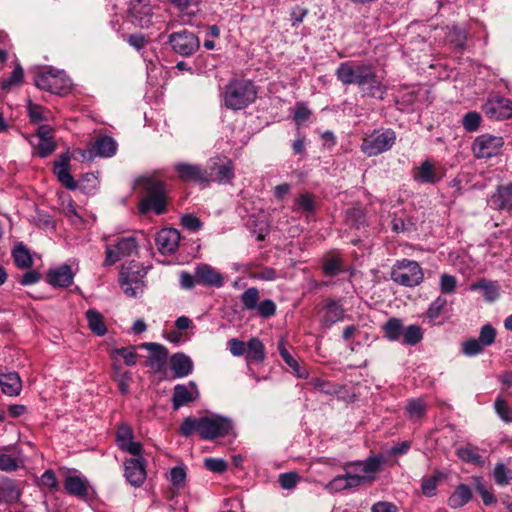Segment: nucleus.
Masks as SVG:
<instances>
[{"label":"nucleus","instance_id":"1","mask_svg":"<svg viewBox=\"0 0 512 512\" xmlns=\"http://www.w3.org/2000/svg\"><path fill=\"white\" fill-rule=\"evenodd\" d=\"M233 430L232 421L222 416L212 417H187L179 427L181 436L188 438L194 432H198L204 440H213L229 435Z\"/></svg>","mask_w":512,"mask_h":512},{"label":"nucleus","instance_id":"50","mask_svg":"<svg viewBox=\"0 0 512 512\" xmlns=\"http://www.w3.org/2000/svg\"><path fill=\"white\" fill-rule=\"evenodd\" d=\"M440 473H436L428 478H424L421 483V489L425 496L432 497L436 495L437 484Z\"/></svg>","mask_w":512,"mask_h":512},{"label":"nucleus","instance_id":"15","mask_svg":"<svg viewBox=\"0 0 512 512\" xmlns=\"http://www.w3.org/2000/svg\"><path fill=\"white\" fill-rule=\"evenodd\" d=\"M206 184L217 182L219 184L229 183L234 178V167L231 161L220 162L217 160L210 161L207 168Z\"/></svg>","mask_w":512,"mask_h":512},{"label":"nucleus","instance_id":"43","mask_svg":"<svg viewBox=\"0 0 512 512\" xmlns=\"http://www.w3.org/2000/svg\"><path fill=\"white\" fill-rule=\"evenodd\" d=\"M309 385H311L313 389L326 395H334L340 391L339 386L321 378H312L309 381Z\"/></svg>","mask_w":512,"mask_h":512},{"label":"nucleus","instance_id":"10","mask_svg":"<svg viewBox=\"0 0 512 512\" xmlns=\"http://www.w3.org/2000/svg\"><path fill=\"white\" fill-rule=\"evenodd\" d=\"M168 42L173 51L181 56H190L200 47L198 37L193 32L187 30L170 34Z\"/></svg>","mask_w":512,"mask_h":512},{"label":"nucleus","instance_id":"33","mask_svg":"<svg viewBox=\"0 0 512 512\" xmlns=\"http://www.w3.org/2000/svg\"><path fill=\"white\" fill-rule=\"evenodd\" d=\"M247 362L262 363L265 359V348L259 338H251L246 348Z\"/></svg>","mask_w":512,"mask_h":512},{"label":"nucleus","instance_id":"25","mask_svg":"<svg viewBox=\"0 0 512 512\" xmlns=\"http://www.w3.org/2000/svg\"><path fill=\"white\" fill-rule=\"evenodd\" d=\"M74 274L69 265L64 264L47 273V281L54 287H69L73 283Z\"/></svg>","mask_w":512,"mask_h":512},{"label":"nucleus","instance_id":"7","mask_svg":"<svg viewBox=\"0 0 512 512\" xmlns=\"http://www.w3.org/2000/svg\"><path fill=\"white\" fill-rule=\"evenodd\" d=\"M504 146V139L501 136L482 134L475 138L472 144V151L479 159H488L497 156Z\"/></svg>","mask_w":512,"mask_h":512},{"label":"nucleus","instance_id":"32","mask_svg":"<svg viewBox=\"0 0 512 512\" xmlns=\"http://www.w3.org/2000/svg\"><path fill=\"white\" fill-rule=\"evenodd\" d=\"M472 498V491L466 484L458 485L448 499L451 508H460L467 504Z\"/></svg>","mask_w":512,"mask_h":512},{"label":"nucleus","instance_id":"26","mask_svg":"<svg viewBox=\"0 0 512 512\" xmlns=\"http://www.w3.org/2000/svg\"><path fill=\"white\" fill-rule=\"evenodd\" d=\"M441 178L430 160L421 162L413 173V180L420 184H436Z\"/></svg>","mask_w":512,"mask_h":512},{"label":"nucleus","instance_id":"2","mask_svg":"<svg viewBox=\"0 0 512 512\" xmlns=\"http://www.w3.org/2000/svg\"><path fill=\"white\" fill-rule=\"evenodd\" d=\"M257 87L248 79L234 78L225 86L224 105L230 110H242L257 98Z\"/></svg>","mask_w":512,"mask_h":512},{"label":"nucleus","instance_id":"21","mask_svg":"<svg viewBox=\"0 0 512 512\" xmlns=\"http://www.w3.org/2000/svg\"><path fill=\"white\" fill-rule=\"evenodd\" d=\"M196 281L198 284L207 287L220 288L224 285V278L211 265L200 263L196 266Z\"/></svg>","mask_w":512,"mask_h":512},{"label":"nucleus","instance_id":"36","mask_svg":"<svg viewBox=\"0 0 512 512\" xmlns=\"http://www.w3.org/2000/svg\"><path fill=\"white\" fill-rule=\"evenodd\" d=\"M385 337L390 341H398L403 335L404 326L399 318H390L382 326Z\"/></svg>","mask_w":512,"mask_h":512},{"label":"nucleus","instance_id":"53","mask_svg":"<svg viewBox=\"0 0 512 512\" xmlns=\"http://www.w3.org/2000/svg\"><path fill=\"white\" fill-rule=\"evenodd\" d=\"M457 281L453 275L442 274L440 276L439 288L443 294H453L456 291Z\"/></svg>","mask_w":512,"mask_h":512},{"label":"nucleus","instance_id":"35","mask_svg":"<svg viewBox=\"0 0 512 512\" xmlns=\"http://www.w3.org/2000/svg\"><path fill=\"white\" fill-rule=\"evenodd\" d=\"M15 265L20 269L30 268L33 264L32 256L23 243H18L12 250Z\"/></svg>","mask_w":512,"mask_h":512},{"label":"nucleus","instance_id":"61","mask_svg":"<svg viewBox=\"0 0 512 512\" xmlns=\"http://www.w3.org/2000/svg\"><path fill=\"white\" fill-rule=\"evenodd\" d=\"M114 353L121 356L126 365L133 366L136 364L137 354L133 347L117 348L114 350Z\"/></svg>","mask_w":512,"mask_h":512},{"label":"nucleus","instance_id":"24","mask_svg":"<svg viewBox=\"0 0 512 512\" xmlns=\"http://www.w3.org/2000/svg\"><path fill=\"white\" fill-rule=\"evenodd\" d=\"M142 347L150 351L148 364L155 372H160L167 361L168 350L165 346L158 343H143Z\"/></svg>","mask_w":512,"mask_h":512},{"label":"nucleus","instance_id":"64","mask_svg":"<svg viewBox=\"0 0 512 512\" xmlns=\"http://www.w3.org/2000/svg\"><path fill=\"white\" fill-rule=\"evenodd\" d=\"M19 467L16 458L9 454H0V470L5 472L16 471Z\"/></svg>","mask_w":512,"mask_h":512},{"label":"nucleus","instance_id":"42","mask_svg":"<svg viewBox=\"0 0 512 512\" xmlns=\"http://www.w3.org/2000/svg\"><path fill=\"white\" fill-rule=\"evenodd\" d=\"M346 221L353 227L359 228L366 221V214L362 207L355 206L346 211Z\"/></svg>","mask_w":512,"mask_h":512},{"label":"nucleus","instance_id":"3","mask_svg":"<svg viewBox=\"0 0 512 512\" xmlns=\"http://www.w3.org/2000/svg\"><path fill=\"white\" fill-rule=\"evenodd\" d=\"M146 197L140 202V212L145 214L153 211L156 215H161L166 211V186L165 183L157 179H148L144 184Z\"/></svg>","mask_w":512,"mask_h":512},{"label":"nucleus","instance_id":"62","mask_svg":"<svg viewBox=\"0 0 512 512\" xmlns=\"http://www.w3.org/2000/svg\"><path fill=\"white\" fill-rule=\"evenodd\" d=\"M296 203L298 205V208L303 212L312 213L315 209L314 199L312 195L308 193L301 194L297 198Z\"/></svg>","mask_w":512,"mask_h":512},{"label":"nucleus","instance_id":"11","mask_svg":"<svg viewBox=\"0 0 512 512\" xmlns=\"http://www.w3.org/2000/svg\"><path fill=\"white\" fill-rule=\"evenodd\" d=\"M128 14L135 26L149 28L153 24L154 12L149 0H131Z\"/></svg>","mask_w":512,"mask_h":512},{"label":"nucleus","instance_id":"37","mask_svg":"<svg viewBox=\"0 0 512 512\" xmlns=\"http://www.w3.org/2000/svg\"><path fill=\"white\" fill-rule=\"evenodd\" d=\"M86 318L90 330L97 336H103L107 332L103 316L96 310L90 309L86 312Z\"/></svg>","mask_w":512,"mask_h":512},{"label":"nucleus","instance_id":"27","mask_svg":"<svg viewBox=\"0 0 512 512\" xmlns=\"http://www.w3.org/2000/svg\"><path fill=\"white\" fill-rule=\"evenodd\" d=\"M344 309L339 301L334 299H327L324 305V313L322 316V323L325 327H331L335 323L343 320Z\"/></svg>","mask_w":512,"mask_h":512},{"label":"nucleus","instance_id":"59","mask_svg":"<svg viewBox=\"0 0 512 512\" xmlns=\"http://www.w3.org/2000/svg\"><path fill=\"white\" fill-rule=\"evenodd\" d=\"M283 361L293 370L298 378L305 379L308 377V372L305 368L301 367L298 361L291 355H285Z\"/></svg>","mask_w":512,"mask_h":512},{"label":"nucleus","instance_id":"9","mask_svg":"<svg viewBox=\"0 0 512 512\" xmlns=\"http://www.w3.org/2000/svg\"><path fill=\"white\" fill-rule=\"evenodd\" d=\"M137 249L134 237H122L114 245H108L105 251L103 266H111L124 257L131 256Z\"/></svg>","mask_w":512,"mask_h":512},{"label":"nucleus","instance_id":"4","mask_svg":"<svg viewBox=\"0 0 512 512\" xmlns=\"http://www.w3.org/2000/svg\"><path fill=\"white\" fill-rule=\"evenodd\" d=\"M396 142V133L392 129L374 130L363 139L361 151L368 157L377 156L390 150Z\"/></svg>","mask_w":512,"mask_h":512},{"label":"nucleus","instance_id":"48","mask_svg":"<svg viewBox=\"0 0 512 512\" xmlns=\"http://www.w3.org/2000/svg\"><path fill=\"white\" fill-rule=\"evenodd\" d=\"M481 115L476 111L467 112L462 118L463 128L467 132H475L480 127Z\"/></svg>","mask_w":512,"mask_h":512},{"label":"nucleus","instance_id":"52","mask_svg":"<svg viewBox=\"0 0 512 512\" xmlns=\"http://www.w3.org/2000/svg\"><path fill=\"white\" fill-rule=\"evenodd\" d=\"M494 408L498 416L501 418V420H503L506 423L512 422L511 409L504 399L497 398L494 403Z\"/></svg>","mask_w":512,"mask_h":512},{"label":"nucleus","instance_id":"5","mask_svg":"<svg viewBox=\"0 0 512 512\" xmlns=\"http://www.w3.org/2000/svg\"><path fill=\"white\" fill-rule=\"evenodd\" d=\"M391 279L400 285L413 287L423 281V271L420 265L413 260L403 259L397 261L390 273Z\"/></svg>","mask_w":512,"mask_h":512},{"label":"nucleus","instance_id":"56","mask_svg":"<svg viewBox=\"0 0 512 512\" xmlns=\"http://www.w3.org/2000/svg\"><path fill=\"white\" fill-rule=\"evenodd\" d=\"M181 225L191 232H197L202 228L203 223L195 215L185 214L181 217Z\"/></svg>","mask_w":512,"mask_h":512},{"label":"nucleus","instance_id":"41","mask_svg":"<svg viewBox=\"0 0 512 512\" xmlns=\"http://www.w3.org/2000/svg\"><path fill=\"white\" fill-rule=\"evenodd\" d=\"M259 298V290L256 287L248 288L240 296L243 308L249 311L256 309Z\"/></svg>","mask_w":512,"mask_h":512},{"label":"nucleus","instance_id":"49","mask_svg":"<svg viewBox=\"0 0 512 512\" xmlns=\"http://www.w3.org/2000/svg\"><path fill=\"white\" fill-rule=\"evenodd\" d=\"M495 339L496 329L491 324H485L481 327L478 340L484 347L492 345Z\"/></svg>","mask_w":512,"mask_h":512},{"label":"nucleus","instance_id":"38","mask_svg":"<svg viewBox=\"0 0 512 512\" xmlns=\"http://www.w3.org/2000/svg\"><path fill=\"white\" fill-rule=\"evenodd\" d=\"M423 339V329L419 325H409L404 327L402 335V343L405 345L414 346L421 342Z\"/></svg>","mask_w":512,"mask_h":512},{"label":"nucleus","instance_id":"47","mask_svg":"<svg viewBox=\"0 0 512 512\" xmlns=\"http://www.w3.org/2000/svg\"><path fill=\"white\" fill-rule=\"evenodd\" d=\"M484 346L476 338H470L461 345V352L467 357H473L484 351Z\"/></svg>","mask_w":512,"mask_h":512},{"label":"nucleus","instance_id":"51","mask_svg":"<svg viewBox=\"0 0 512 512\" xmlns=\"http://www.w3.org/2000/svg\"><path fill=\"white\" fill-rule=\"evenodd\" d=\"M27 110L29 119L33 123H38L40 121L48 119L45 115L46 110L41 105L34 104L31 101H29L27 105Z\"/></svg>","mask_w":512,"mask_h":512},{"label":"nucleus","instance_id":"29","mask_svg":"<svg viewBox=\"0 0 512 512\" xmlns=\"http://www.w3.org/2000/svg\"><path fill=\"white\" fill-rule=\"evenodd\" d=\"M170 364L176 378H184L193 371V361L184 353L173 354L170 358Z\"/></svg>","mask_w":512,"mask_h":512},{"label":"nucleus","instance_id":"63","mask_svg":"<svg viewBox=\"0 0 512 512\" xmlns=\"http://www.w3.org/2000/svg\"><path fill=\"white\" fill-rule=\"evenodd\" d=\"M204 466L211 472L223 473L227 469V463L220 458H206Z\"/></svg>","mask_w":512,"mask_h":512},{"label":"nucleus","instance_id":"28","mask_svg":"<svg viewBox=\"0 0 512 512\" xmlns=\"http://www.w3.org/2000/svg\"><path fill=\"white\" fill-rule=\"evenodd\" d=\"M0 387L8 396H18L22 390V381L17 372L0 371Z\"/></svg>","mask_w":512,"mask_h":512},{"label":"nucleus","instance_id":"40","mask_svg":"<svg viewBox=\"0 0 512 512\" xmlns=\"http://www.w3.org/2000/svg\"><path fill=\"white\" fill-rule=\"evenodd\" d=\"M426 412V403L421 398L410 399L406 407V413L410 419H420Z\"/></svg>","mask_w":512,"mask_h":512},{"label":"nucleus","instance_id":"13","mask_svg":"<svg viewBox=\"0 0 512 512\" xmlns=\"http://www.w3.org/2000/svg\"><path fill=\"white\" fill-rule=\"evenodd\" d=\"M385 463V459L380 455L370 456L364 461L348 462L345 469L354 468L360 477L363 478L364 483L372 482L375 480L376 474L380 471L381 466Z\"/></svg>","mask_w":512,"mask_h":512},{"label":"nucleus","instance_id":"8","mask_svg":"<svg viewBox=\"0 0 512 512\" xmlns=\"http://www.w3.org/2000/svg\"><path fill=\"white\" fill-rule=\"evenodd\" d=\"M35 85L42 90L57 95H64L70 89V81L61 75L60 72H52L51 70L39 73L35 77Z\"/></svg>","mask_w":512,"mask_h":512},{"label":"nucleus","instance_id":"31","mask_svg":"<svg viewBox=\"0 0 512 512\" xmlns=\"http://www.w3.org/2000/svg\"><path fill=\"white\" fill-rule=\"evenodd\" d=\"M119 282L128 297H136L142 291L141 282L129 272L121 271Z\"/></svg>","mask_w":512,"mask_h":512},{"label":"nucleus","instance_id":"44","mask_svg":"<svg viewBox=\"0 0 512 512\" xmlns=\"http://www.w3.org/2000/svg\"><path fill=\"white\" fill-rule=\"evenodd\" d=\"M2 494L5 502L16 503L21 497V491L14 481L9 480L3 484Z\"/></svg>","mask_w":512,"mask_h":512},{"label":"nucleus","instance_id":"30","mask_svg":"<svg viewBox=\"0 0 512 512\" xmlns=\"http://www.w3.org/2000/svg\"><path fill=\"white\" fill-rule=\"evenodd\" d=\"M64 489L73 496L84 498L88 494V482L78 475H69L64 480Z\"/></svg>","mask_w":512,"mask_h":512},{"label":"nucleus","instance_id":"45","mask_svg":"<svg viewBox=\"0 0 512 512\" xmlns=\"http://www.w3.org/2000/svg\"><path fill=\"white\" fill-rule=\"evenodd\" d=\"M446 305L447 300L442 296H438L434 301H432L426 311V316L429 321L434 323L435 320L439 318Z\"/></svg>","mask_w":512,"mask_h":512},{"label":"nucleus","instance_id":"39","mask_svg":"<svg viewBox=\"0 0 512 512\" xmlns=\"http://www.w3.org/2000/svg\"><path fill=\"white\" fill-rule=\"evenodd\" d=\"M169 2L179 10L182 23L188 24L191 22V18L195 14L194 11L190 10L194 0H169Z\"/></svg>","mask_w":512,"mask_h":512},{"label":"nucleus","instance_id":"14","mask_svg":"<svg viewBox=\"0 0 512 512\" xmlns=\"http://www.w3.org/2000/svg\"><path fill=\"white\" fill-rule=\"evenodd\" d=\"M483 112L491 119H508L512 117V101L499 95L491 96L483 105Z\"/></svg>","mask_w":512,"mask_h":512},{"label":"nucleus","instance_id":"18","mask_svg":"<svg viewBox=\"0 0 512 512\" xmlns=\"http://www.w3.org/2000/svg\"><path fill=\"white\" fill-rule=\"evenodd\" d=\"M488 206L497 211L512 212V183L500 185L487 200Z\"/></svg>","mask_w":512,"mask_h":512},{"label":"nucleus","instance_id":"17","mask_svg":"<svg viewBox=\"0 0 512 512\" xmlns=\"http://www.w3.org/2000/svg\"><path fill=\"white\" fill-rule=\"evenodd\" d=\"M174 170L178 178L183 182H194L198 184H206L207 182L205 168L198 164L179 162L175 164Z\"/></svg>","mask_w":512,"mask_h":512},{"label":"nucleus","instance_id":"20","mask_svg":"<svg viewBox=\"0 0 512 512\" xmlns=\"http://www.w3.org/2000/svg\"><path fill=\"white\" fill-rule=\"evenodd\" d=\"M199 396V391L195 382L191 381L188 385L177 384L173 389L172 407L178 410L180 407L195 401Z\"/></svg>","mask_w":512,"mask_h":512},{"label":"nucleus","instance_id":"60","mask_svg":"<svg viewBox=\"0 0 512 512\" xmlns=\"http://www.w3.org/2000/svg\"><path fill=\"white\" fill-rule=\"evenodd\" d=\"M186 480V470L183 466H176L170 470V482L175 487H181Z\"/></svg>","mask_w":512,"mask_h":512},{"label":"nucleus","instance_id":"57","mask_svg":"<svg viewBox=\"0 0 512 512\" xmlns=\"http://www.w3.org/2000/svg\"><path fill=\"white\" fill-rule=\"evenodd\" d=\"M24 76L23 69L20 65H16L10 77L2 82V89L8 90L11 86L22 82Z\"/></svg>","mask_w":512,"mask_h":512},{"label":"nucleus","instance_id":"19","mask_svg":"<svg viewBox=\"0 0 512 512\" xmlns=\"http://www.w3.org/2000/svg\"><path fill=\"white\" fill-rule=\"evenodd\" d=\"M117 143L110 136L98 137L87 151H81L83 158L111 157L116 153Z\"/></svg>","mask_w":512,"mask_h":512},{"label":"nucleus","instance_id":"16","mask_svg":"<svg viewBox=\"0 0 512 512\" xmlns=\"http://www.w3.org/2000/svg\"><path fill=\"white\" fill-rule=\"evenodd\" d=\"M146 460L143 457L129 458L124 462V476L134 487H140L146 479Z\"/></svg>","mask_w":512,"mask_h":512},{"label":"nucleus","instance_id":"55","mask_svg":"<svg viewBox=\"0 0 512 512\" xmlns=\"http://www.w3.org/2000/svg\"><path fill=\"white\" fill-rule=\"evenodd\" d=\"M255 310H257L259 316H261L264 319H268L275 315L276 304L271 299H266L258 303Z\"/></svg>","mask_w":512,"mask_h":512},{"label":"nucleus","instance_id":"22","mask_svg":"<svg viewBox=\"0 0 512 512\" xmlns=\"http://www.w3.org/2000/svg\"><path fill=\"white\" fill-rule=\"evenodd\" d=\"M156 245L162 254H172L180 242V233L174 228H165L156 234Z\"/></svg>","mask_w":512,"mask_h":512},{"label":"nucleus","instance_id":"46","mask_svg":"<svg viewBox=\"0 0 512 512\" xmlns=\"http://www.w3.org/2000/svg\"><path fill=\"white\" fill-rule=\"evenodd\" d=\"M493 476L496 484L506 486L512 479V470L503 463H497L494 467Z\"/></svg>","mask_w":512,"mask_h":512},{"label":"nucleus","instance_id":"6","mask_svg":"<svg viewBox=\"0 0 512 512\" xmlns=\"http://www.w3.org/2000/svg\"><path fill=\"white\" fill-rule=\"evenodd\" d=\"M357 87L362 96L371 98L383 100L387 93V86L384 84L383 77L377 74L376 69L371 64H368Z\"/></svg>","mask_w":512,"mask_h":512},{"label":"nucleus","instance_id":"23","mask_svg":"<svg viewBox=\"0 0 512 512\" xmlns=\"http://www.w3.org/2000/svg\"><path fill=\"white\" fill-rule=\"evenodd\" d=\"M70 156L68 152L62 153L54 163V174L59 182L69 190L77 188V182L69 171Z\"/></svg>","mask_w":512,"mask_h":512},{"label":"nucleus","instance_id":"58","mask_svg":"<svg viewBox=\"0 0 512 512\" xmlns=\"http://www.w3.org/2000/svg\"><path fill=\"white\" fill-rule=\"evenodd\" d=\"M56 148V144L53 139H39L37 144V155L41 158H45L52 154Z\"/></svg>","mask_w":512,"mask_h":512},{"label":"nucleus","instance_id":"12","mask_svg":"<svg viewBox=\"0 0 512 512\" xmlns=\"http://www.w3.org/2000/svg\"><path fill=\"white\" fill-rule=\"evenodd\" d=\"M367 66L368 64L363 62L345 61L339 64L335 70V76L345 86H357Z\"/></svg>","mask_w":512,"mask_h":512},{"label":"nucleus","instance_id":"54","mask_svg":"<svg viewBox=\"0 0 512 512\" xmlns=\"http://www.w3.org/2000/svg\"><path fill=\"white\" fill-rule=\"evenodd\" d=\"M133 440V432L132 429L126 425H121L116 434L117 445L120 449L126 446L129 442Z\"/></svg>","mask_w":512,"mask_h":512},{"label":"nucleus","instance_id":"34","mask_svg":"<svg viewBox=\"0 0 512 512\" xmlns=\"http://www.w3.org/2000/svg\"><path fill=\"white\" fill-rule=\"evenodd\" d=\"M470 289L473 291L482 290L483 296L488 302H492L499 297V287L494 281L480 279L479 281L471 284Z\"/></svg>","mask_w":512,"mask_h":512}]
</instances>
